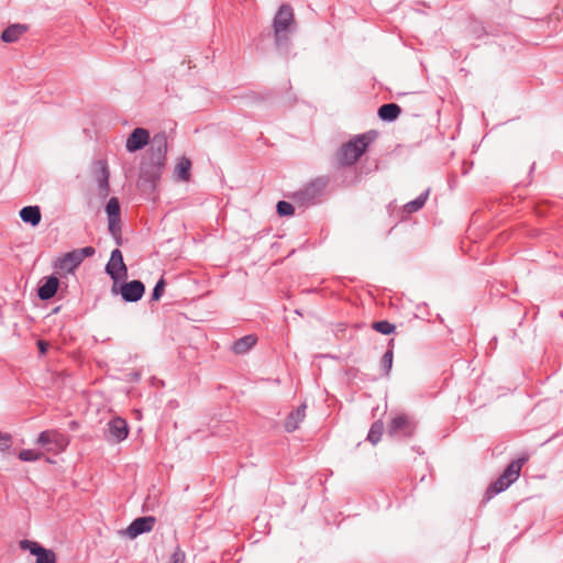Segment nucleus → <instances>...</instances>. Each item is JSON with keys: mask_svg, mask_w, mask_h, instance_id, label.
Returning <instances> with one entry per match:
<instances>
[{"mask_svg": "<svg viewBox=\"0 0 563 563\" xmlns=\"http://www.w3.org/2000/svg\"><path fill=\"white\" fill-rule=\"evenodd\" d=\"M167 154V135L158 132L152 137L151 146L140 164L139 187L143 192L153 194L165 168Z\"/></svg>", "mask_w": 563, "mask_h": 563, "instance_id": "1", "label": "nucleus"}, {"mask_svg": "<svg viewBox=\"0 0 563 563\" xmlns=\"http://www.w3.org/2000/svg\"><path fill=\"white\" fill-rule=\"evenodd\" d=\"M274 43L284 55H288L291 47V35L296 31L292 8L284 3L279 7L273 19Z\"/></svg>", "mask_w": 563, "mask_h": 563, "instance_id": "2", "label": "nucleus"}, {"mask_svg": "<svg viewBox=\"0 0 563 563\" xmlns=\"http://www.w3.org/2000/svg\"><path fill=\"white\" fill-rule=\"evenodd\" d=\"M377 132L374 130L357 134L344 143L336 153V161L341 166H352L365 153L371 143L375 141Z\"/></svg>", "mask_w": 563, "mask_h": 563, "instance_id": "3", "label": "nucleus"}, {"mask_svg": "<svg viewBox=\"0 0 563 563\" xmlns=\"http://www.w3.org/2000/svg\"><path fill=\"white\" fill-rule=\"evenodd\" d=\"M527 462L526 457H519L511 461L504 470L501 475L492 482L485 490L483 503L489 501L496 495L505 492L520 476L521 468Z\"/></svg>", "mask_w": 563, "mask_h": 563, "instance_id": "4", "label": "nucleus"}, {"mask_svg": "<svg viewBox=\"0 0 563 563\" xmlns=\"http://www.w3.org/2000/svg\"><path fill=\"white\" fill-rule=\"evenodd\" d=\"M417 428L418 420L413 416L398 413L388 423L387 434L397 440H407L416 434Z\"/></svg>", "mask_w": 563, "mask_h": 563, "instance_id": "5", "label": "nucleus"}, {"mask_svg": "<svg viewBox=\"0 0 563 563\" xmlns=\"http://www.w3.org/2000/svg\"><path fill=\"white\" fill-rule=\"evenodd\" d=\"M111 294L120 295L124 302H137L145 294V285L139 279L125 282L124 279L112 284Z\"/></svg>", "mask_w": 563, "mask_h": 563, "instance_id": "6", "label": "nucleus"}, {"mask_svg": "<svg viewBox=\"0 0 563 563\" xmlns=\"http://www.w3.org/2000/svg\"><path fill=\"white\" fill-rule=\"evenodd\" d=\"M325 186L327 181L323 178H317L297 190L292 195V199L296 203L303 207L314 205L321 197Z\"/></svg>", "mask_w": 563, "mask_h": 563, "instance_id": "7", "label": "nucleus"}, {"mask_svg": "<svg viewBox=\"0 0 563 563\" xmlns=\"http://www.w3.org/2000/svg\"><path fill=\"white\" fill-rule=\"evenodd\" d=\"M104 272L112 279L113 284H117L128 277V266L124 263L121 250H112L110 260L106 264Z\"/></svg>", "mask_w": 563, "mask_h": 563, "instance_id": "8", "label": "nucleus"}, {"mask_svg": "<svg viewBox=\"0 0 563 563\" xmlns=\"http://www.w3.org/2000/svg\"><path fill=\"white\" fill-rule=\"evenodd\" d=\"M20 548L29 550L36 558V563H56L55 553L49 549H45L36 541L24 539L20 541Z\"/></svg>", "mask_w": 563, "mask_h": 563, "instance_id": "9", "label": "nucleus"}, {"mask_svg": "<svg viewBox=\"0 0 563 563\" xmlns=\"http://www.w3.org/2000/svg\"><path fill=\"white\" fill-rule=\"evenodd\" d=\"M129 435V426L125 419L114 417L107 423L106 438L109 441L122 442Z\"/></svg>", "mask_w": 563, "mask_h": 563, "instance_id": "10", "label": "nucleus"}, {"mask_svg": "<svg viewBox=\"0 0 563 563\" xmlns=\"http://www.w3.org/2000/svg\"><path fill=\"white\" fill-rule=\"evenodd\" d=\"M151 142L152 139L148 130L144 128H135L126 139L125 148L129 153H135L143 150L147 144L151 145Z\"/></svg>", "mask_w": 563, "mask_h": 563, "instance_id": "11", "label": "nucleus"}, {"mask_svg": "<svg viewBox=\"0 0 563 563\" xmlns=\"http://www.w3.org/2000/svg\"><path fill=\"white\" fill-rule=\"evenodd\" d=\"M155 525V518L152 516H144L134 519L125 529V536L130 539H135L140 534L150 532Z\"/></svg>", "mask_w": 563, "mask_h": 563, "instance_id": "12", "label": "nucleus"}, {"mask_svg": "<svg viewBox=\"0 0 563 563\" xmlns=\"http://www.w3.org/2000/svg\"><path fill=\"white\" fill-rule=\"evenodd\" d=\"M59 287V279L55 275H49L44 277L38 285L37 288V297L43 300L52 299Z\"/></svg>", "mask_w": 563, "mask_h": 563, "instance_id": "13", "label": "nucleus"}, {"mask_svg": "<svg viewBox=\"0 0 563 563\" xmlns=\"http://www.w3.org/2000/svg\"><path fill=\"white\" fill-rule=\"evenodd\" d=\"M306 409H307L306 404H301L295 410L289 412V415L287 416V418L285 420V430L287 432L290 433L298 429L299 423L306 417Z\"/></svg>", "mask_w": 563, "mask_h": 563, "instance_id": "14", "label": "nucleus"}, {"mask_svg": "<svg viewBox=\"0 0 563 563\" xmlns=\"http://www.w3.org/2000/svg\"><path fill=\"white\" fill-rule=\"evenodd\" d=\"M79 265L80 263L76 257L74 251L65 253L62 257H58L54 263L55 268L66 273H73Z\"/></svg>", "mask_w": 563, "mask_h": 563, "instance_id": "15", "label": "nucleus"}, {"mask_svg": "<svg viewBox=\"0 0 563 563\" xmlns=\"http://www.w3.org/2000/svg\"><path fill=\"white\" fill-rule=\"evenodd\" d=\"M401 113V108L399 104L389 102L384 103L378 108L377 114L378 118L384 122H394L398 119Z\"/></svg>", "mask_w": 563, "mask_h": 563, "instance_id": "16", "label": "nucleus"}, {"mask_svg": "<svg viewBox=\"0 0 563 563\" xmlns=\"http://www.w3.org/2000/svg\"><path fill=\"white\" fill-rule=\"evenodd\" d=\"M29 30L26 24H11L5 27L1 33V40L4 43H14L16 42L22 34H24Z\"/></svg>", "mask_w": 563, "mask_h": 563, "instance_id": "17", "label": "nucleus"}, {"mask_svg": "<svg viewBox=\"0 0 563 563\" xmlns=\"http://www.w3.org/2000/svg\"><path fill=\"white\" fill-rule=\"evenodd\" d=\"M20 218L24 223L37 227L41 222L42 214L38 206H26L20 210Z\"/></svg>", "mask_w": 563, "mask_h": 563, "instance_id": "18", "label": "nucleus"}, {"mask_svg": "<svg viewBox=\"0 0 563 563\" xmlns=\"http://www.w3.org/2000/svg\"><path fill=\"white\" fill-rule=\"evenodd\" d=\"M394 346H395V340L390 339L388 341L387 351L383 354V356L380 358V368L383 372V376H385V377H389L390 371L393 368Z\"/></svg>", "mask_w": 563, "mask_h": 563, "instance_id": "19", "label": "nucleus"}, {"mask_svg": "<svg viewBox=\"0 0 563 563\" xmlns=\"http://www.w3.org/2000/svg\"><path fill=\"white\" fill-rule=\"evenodd\" d=\"M256 342H257V338L255 335H253V334L244 335V336L238 339L236 341H234V343L232 345V351L235 354H244L247 351H250L255 345Z\"/></svg>", "mask_w": 563, "mask_h": 563, "instance_id": "20", "label": "nucleus"}, {"mask_svg": "<svg viewBox=\"0 0 563 563\" xmlns=\"http://www.w3.org/2000/svg\"><path fill=\"white\" fill-rule=\"evenodd\" d=\"M56 439L63 440V435L57 431L45 430L38 434L36 439V444L47 448L48 451H53L54 449L51 448V445L53 444V441H55Z\"/></svg>", "mask_w": 563, "mask_h": 563, "instance_id": "21", "label": "nucleus"}, {"mask_svg": "<svg viewBox=\"0 0 563 563\" xmlns=\"http://www.w3.org/2000/svg\"><path fill=\"white\" fill-rule=\"evenodd\" d=\"M429 194L430 189H427L423 192H421L416 199L407 202L404 206V211L409 214L419 211L426 205Z\"/></svg>", "mask_w": 563, "mask_h": 563, "instance_id": "22", "label": "nucleus"}, {"mask_svg": "<svg viewBox=\"0 0 563 563\" xmlns=\"http://www.w3.org/2000/svg\"><path fill=\"white\" fill-rule=\"evenodd\" d=\"M191 162L187 157H181L175 168V173L183 181H188L190 178Z\"/></svg>", "mask_w": 563, "mask_h": 563, "instance_id": "23", "label": "nucleus"}, {"mask_svg": "<svg viewBox=\"0 0 563 563\" xmlns=\"http://www.w3.org/2000/svg\"><path fill=\"white\" fill-rule=\"evenodd\" d=\"M384 432V423L382 420H376L372 423L368 434H367V441H369L373 445H376L383 435Z\"/></svg>", "mask_w": 563, "mask_h": 563, "instance_id": "24", "label": "nucleus"}, {"mask_svg": "<svg viewBox=\"0 0 563 563\" xmlns=\"http://www.w3.org/2000/svg\"><path fill=\"white\" fill-rule=\"evenodd\" d=\"M106 212L108 214V219L121 217L120 201L117 197H111L109 199V201L106 205Z\"/></svg>", "mask_w": 563, "mask_h": 563, "instance_id": "25", "label": "nucleus"}, {"mask_svg": "<svg viewBox=\"0 0 563 563\" xmlns=\"http://www.w3.org/2000/svg\"><path fill=\"white\" fill-rule=\"evenodd\" d=\"M372 329L382 334L389 335L395 331L396 327L387 320H379L372 323Z\"/></svg>", "mask_w": 563, "mask_h": 563, "instance_id": "26", "label": "nucleus"}, {"mask_svg": "<svg viewBox=\"0 0 563 563\" xmlns=\"http://www.w3.org/2000/svg\"><path fill=\"white\" fill-rule=\"evenodd\" d=\"M108 230L110 234L117 239V242L120 243L121 239V218L108 219Z\"/></svg>", "mask_w": 563, "mask_h": 563, "instance_id": "27", "label": "nucleus"}, {"mask_svg": "<svg viewBox=\"0 0 563 563\" xmlns=\"http://www.w3.org/2000/svg\"><path fill=\"white\" fill-rule=\"evenodd\" d=\"M165 287H166V280L165 278L162 276L155 284L153 290H152V295H151V299L150 301L151 302H154V301H158L163 294H164V290H165Z\"/></svg>", "mask_w": 563, "mask_h": 563, "instance_id": "28", "label": "nucleus"}, {"mask_svg": "<svg viewBox=\"0 0 563 563\" xmlns=\"http://www.w3.org/2000/svg\"><path fill=\"white\" fill-rule=\"evenodd\" d=\"M42 456L43 453L30 449L21 450L18 454V457L23 462H35L38 461Z\"/></svg>", "mask_w": 563, "mask_h": 563, "instance_id": "29", "label": "nucleus"}, {"mask_svg": "<svg viewBox=\"0 0 563 563\" xmlns=\"http://www.w3.org/2000/svg\"><path fill=\"white\" fill-rule=\"evenodd\" d=\"M276 211L279 217H289L295 213V208L290 202L280 200L276 205Z\"/></svg>", "mask_w": 563, "mask_h": 563, "instance_id": "30", "label": "nucleus"}, {"mask_svg": "<svg viewBox=\"0 0 563 563\" xmlns=\"http://www.w3.org/2000/svg\"><path fill=\"white\" fill-rule=\"evenodd\" d=\"M73 251L75 252V255L80 264L84 262L85 258L90 257L96 253V250L92 246H85Z\"/></svg>", "mask_w": 563, "mask_h": 563, "instance_id": "31", "label": "nucleus"}, {"mask_svg": "<svg viewBox=\"0 0 563 563\" xmlns=\"http://www.w3.org/2000/svg\"><path fill=\"white\" fill-rule=\"evenodd\" d=\"M12 444V435L10 433L0 432V452L8 451Z\"/></svg>", "mask_w": 563, "mask_h": 563, "instance_id": "32", "label": "nucleus"}, {"mask_svg": "<svg viewBox=\"0 0 563 563\" xmlns=\"http://www.w3.org/2000/svg\"><path fill=\"white\" fill-rule=\"evenodd\" d=\"M186 553L180 549V547H176L175 551L172 554L170 562L172 563H186Z\"/></svg>", "mask_w": 563, "mask_h": 563, "instance_id": "33", "label": "nucleus"}, {"mask_svg": "<svg viewBox=\"0 0 563 563\" xmlns=\"http://www.w3.org/2000/svg\"><path fill=\"white\" fill-rule=\"evenodd\" d=\"M101 175H102V179L100 181V187L103 188L104 190H108V188H109V169L106 164L101 168Z\"/></svg>", "mask_w": 563, "mask_h": 563, "instance_id": "34", "label": "nucleus"}, {"mask_svg": "<svg viewBox=\"0 0 563 563\" xmlns=\"http://www.w3.org/2000/svg\"><path fill=\"white\" fill-rule=\"evenodd\" d=\"M37 346L41 354H45L47 352L48 344L45 341H38Z\"/></svg>", "mask_w": 563, "mask_h": 563, "instance_id": "35", "label": "nucleus"}, {"mask_svg": "<svg viewBox=\"0 0 563 563\" xmlns=\"http://www.w3.org/2000/svg\"><path fill=\"white\" fill-rule=\"evenodd\" d=\"M53 444L56 446V449H64L65 440L56 439L55 441H53Z\"/></svg>", "mask_w": 563, "mask_h": 563, "instance_id": "36", "label": "nucleus"}, {"mask_svg": "<svg viewBox=\"0 0 563 563\" xmlns=\"http://www.w3.org/2000/svg\"><path fill=\"white\" fill-rule=\"evenodd\" d=\"M489 345L493 346V347H496L497 345V338L494 336L490 341H489Z\"/></svg>", "mask_w": 563, "mask_h": 563, "instance_id": "37", "label": "nucleus"}, {"mask_svg": "<svg viewBox=\"0 0 563 563\" xmlns=\"http://www.w3.org/2000/svg\"><path fill=\"white\" fill-rule=\"evenodd\" d=\"M534 167H536V163H532V165L530 166L529 174H532V172L534 170Z\"/></svg>", "mask_w": 563, "mask_h": 563, "instance_id": "38", "label": "nucleus"}]
</instances>
